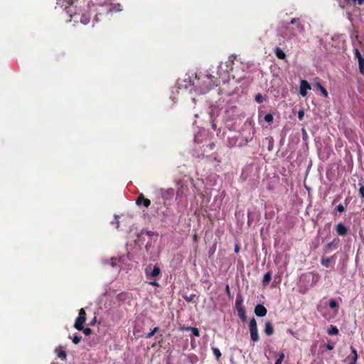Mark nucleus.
<instances>
[{
  "label": "nucleus",
  "mask_w": 364,
  "mask_h": 364,
  "mask_svg": "<svg viewBox=\"0 0 364 364\" xmlns=\"http://www.w3.org/2000/svg\"><path fill=\"white\" fill-rule=\"evenodd\" d=\"M66 9L73 21L75 22L80 21L83 25L88 24L93 16L92 22L97 23L101 20L100 17L102 16V12L97 11V8H92L87 4L83 5L82 7L80 6L79 9L72 4L67 7Z\"/></svg>",
  "instance_id": "nucleus-1"
},
{
  "label": "nucleus",
  "mask_w": 364,
  "mask_h": 364,
  "mask_svg": "<svg viewBox=\"0 0 364 364\" xmlns=\"http://www.w3.org/2000/svg\"><path fill=\"white\" fill-rule=\"evenodd\" d=\"M279 31L283 38L291 39L302 34L304 32V26L299 18H293L289 23L281 22Z\"/></svg>",
  "instance_id": "nucleus-2"
},
{
  "label": "nucleus",
  "mask_w": 364,
  "mask_h": 364,
  "mask_svg": "<svg viewBox=\"0 0 364 364\" xmlns=\"http://www.w3.org/2000/svg\"><path fill=\"white\" fill-rule=\"evenodd\" d=\"M200 79L198 78L196 86L200 94H205L214 87L218 86L220 83L218 80L211 75H204L201 79V82H200Z\"/></svg>",
  "instance_id": "nucleus-3"
},
{
  "label": "nucleus",
  "mask_w": 364,
  "mask_h": 364,
  "mask_svg": "<svg viewBox=\"0 0 364 364\" xmlns=\"http://www.w3.org/2000/svg\"><path fill=\"white\" fill-rule=\"evenodd\" d=\"M86 4L92 8H97V11L105 13V7L107 6V0H87Z\"/></svg>",
  "instance_id": "nucleus-4"
},
{
  "label": "nucleus",
  "mask_w": 364,
  "mask_h": 364,
  "mask_svg": "<svg viewBox=\"0 0 364 364\" xmlns=\"http://www.w3.org/2000/svg\"><path fill=\"white\" fill-rule=\"evenodd\" d=\"M249 329L250 333V338L253 342H257L259 341V337L258 334L257 321L255 318H252L250 321L249 323Z\"/></svg>",
  "instance_id": "nucleus-5"
},
{
  "label": "nucleus",
  "mask_w": 364,
  "mask_h": 364,
  "mask_svg": "<svg viewBox=\"0 0 364 364\" xmlns=\"http://www.w3.org/2000/svg\"><path fill=\"white\" fill-rule=\"evenodd\" d=\"M86 321V313L84 309H81L79 311L78 316L75 319L74 327L78 331L83 329V324Z\"/></svg>",
  "instance_id": "nucleus-6"
},
{
  "label": "nucleus",
  "mask_w": 364,
  "mask_h": 364,
  "mask_svg": "<svg viewBox=\"0 0 364 364\" xmlns=\"http://www.w3.org/2000/svg\"><path fill=\"white\" fill-rule=\"evenodd\" d=\"M144 272L147 277H156L160 274L161 269L160 267L156 264L154 266L149 264L145 268Z\"/></svg>",
  "instance_id": "nucleus-7"
},
{
  "label": "nucleus",
  "mask_w": 364,
  "mask_h": 364,
  "mask_svg": "<svg viewBox=\"0 0 364 364\" xmlns=\"http://www.w3.org/2000/svg\"><path fill=\"white\" fill-rule=\"evenodd\" d=\"M311 89V85L306 80H301L299 86V94L302 97H306L307 95V91L310 90Z\"/></svg>",
  "instance_id": "nucleus-8"
},
{
  "label": "nucleus",
  "mask_w": 364,
  "mask_h": 364,
  "mask_svg": "<svg viewBox=\"0 0 364 364\" xmlns=\"http://www.w3.org/2000/svg\"><path fill=\"white\" fill-rule=\"evenodd\" d=\"M174 195L175 191L172 188L161 191V196L164 200H168L172 199Z\"/></svg>",
  "instance_id": "nucleus-9"
},
{
  "label": "nucleus",
  "mask_w": 364,
  "mask_h": 364,
  "mask_svg": "<svg viewBox=\"0 0 364 364\" xmlns=\"http://www.w3.org/2000/svg\"><path fill=\"white\" fill-rule=\"evenodd\" d=\"M335 229L337 234L341 236L346 235L348 232V228L346 227L342 223L337 224Z\"/></svg>",
  "instance_id": "nucleus-10"
},
{
  "label": "nucleus",
  "mask_w": 364,
  "mask_h": 364,
  "mask_svg": "<svg viewBox=\"0 0 364 364\" xmlns=\"http://www.w3.org/2000/svg\"><path fill=\"white\" fill-rule=\"evenodd\" d=\"M267 313V309L262 304L256 305L255 308V314L259 317H264Z\"/></svg>",
  "instance_id": "nucleus-11"
},
{
  "label": "nucleus",
  "mask_w": 364,
  "mask_h": 364,
  "mask_svg": "<svg viewBox=\"0 0 364 364\" xmlns=\"http://www.w3.org/2000/svg\"><path fill=\"white\" fill-rule=\"evenodd\" d=\"M350 350H351L352 356H348L347 358V360H348V361H349L348 364H357V361L358 359L357 350L353 346L350 347Z\"/></svg>",
  "instance_id": "nucleus-12"
},
{
  "label": "nucleus",
  "mask_w": 364,
  "mask_h": 364,
  "mask_svg": "<svg viewBox=\"0 0 364 364\" xmlns=\"http://www.w3.org/2000/svg\"><path fill=\"white\" fill-rule=\"evenodd\" d=\"M264 331L267 336H272L274 333V327L270 321L265 323Z\"/></svg>",
  "instance_id": "nucleus-13"
},
{
  "label": "nucleus",
  "mask_w": 364,
  "mask_h": 364,
  "mask_svg": "<svg viewBox=\"0 0 364 364\" xmlns=\"http://www.w3.org/2000/svg\"><path fill=\"white\" fill-rule=\"evenodd\" d=\"M243 302V298L240 292L237 294L236 299H235V307L236 309H240V308H245L242 306Z\"/></svg>",
  "instance_id": "nucleus-14"
},
{
  "label": "nucleus",
  "mask_w": 364,
  "mask_h": 364,
  "mask_svg": "<svg viewBox=\"0 0 364 364\" xmlns=\"http://www.w3.org/2000/svg\"><path fill=\"white\" fill-rule=\"evenodd\" d=\"M275 55L280 60H284L286 58V54L284 50L279 47H276L274 49Z\"/></svg>",
  "instance_id": "nucleus-15"
},
{
  "label": "nucleus",
  "mask_w": 364,
  "mask_h": 364,
  "mask_svg": "<svg viewBox=\"0 0 364 364\" xmlns=\"http://www.w3.org/2000/svg\"><path fill=\"white\" fill-rule=\"evenodd\" d=\"M315 85L316 86V87L321 91V92L322 93V95L325 97H328V91L326 90V89L320 83L319 81H317L315 83Z\"/></svg>",
  "instance_id": "nucleus-16"
},
{
  "label": "nucleus",
  "mask_w": 364,
  "mask_h": 364,
  "mask_svg": "<svg viewBox=\"0 0 364 364\" xmlns=\"http://www.w3.org/2000/svg\"><path fill=\"white\" fill-rule=\"evenodd\" d=\"M237 314L240 319L245 322L247 320L246 312L245 308H240L237 309Z\"/></svg>",
  "instance_id": "nucleus-17"
},
{
  "label": "nucleus",
  "mask_w": 364,
  "mask_h": 364,
  "mask_svg": "<svg viewBox=\"0 0 364 364\" xmlns=\"http://www.w3.org/2000/svg\"><path fill=\"white\" fill-rule=\"evenodd\" d=\"M272 279V273L270 272H267L263 277L262 284L267 286Z\"/></svg>",
  "instance_id": "nucleus-18"
},
{
  "label": "nucleus",
  "mask_w": 364,
  "mask_h": 364,
  "mask_svg": "<svg viewBox=\"0 0 364 364\" xmlns=\"http://www.w3.org/2000/svg\"><path fill=\"white\" fill-rule=\"evenodd\" d=\"M58 357L60 358L62 360L66 359V353L61 348H58L55 350Z\"/></svg>",
  "instance_id": "nucleus-19"
},
{
  "label": "nucleus",
  "mask_w": 364,
  "mask_h": 364,
  "mask_svg": "<svg viewBox=\"0 0 364 364\" xmlns=\"http://www.w3.org/2000/svg\"><path fill=\"white\" fill-rule=\"evenodd\" d=\"M338 329L336 326L331 325L330 328L328 330V335H337L338 334Z\"/></svg>",
  "instance_id": "nucleus-20"
},
{
  "label": "nucleus",
  "mask_w": 364,
  "mask_h": 364,
  "mask_svg": "<svg viewBox=\"0 0 364 364\" xmlns=\"http://www.w3.org/2000/svg\"><path fill=\"white\" fill-rule=\"evenodd\" d=\"M212 350H213V353L214 356L215 357L216 360H219L222 355L220 350L218 348H215V347H213Z\"/></svg>",
  "instance_id": "nucleus-21"
},
{
  "label": "nucleus",
  "mask_w": 364,
  "mask_h": 364,
  "mask_svg": "<svg viewBox=\"0 0 364 364\" xmlns=\"http://www.w3.org/2000/svg\"><path fill=\"white\" fill-rule=\"evenodd\" d=\"M186 330L187 331H191L192 333L195 336H200V331L198 328L196 327H187L186 328Z\"/></svg>",
  "instance_id": "nucleus-22"
},
{
  "label": "nucleus",
  "mask_w": 364,
  "mask_h": 364,
  "mask_svg": "<svg viewBox=\"0 0 364 364\" xmlns=\"http://www.w3.org/2000/svg\"><path fill=\"white\" fill-rule=\"evenodd\" d=\"M332 258L333 257H325V258H322L321 260V263L323 266L326 267H329V264L330 262H331L332 260Z\"/></svg>",
  "instance_id": "nucleus-23"
},
{
  "label": "nucleus",
  "mask_w": 364,
  "mask_h": 364,
  "mask_svg": "<svg viewBox=\"0 0 364 364\" xmlns=\"http://www.w3.org/2000/svg\"><path fill=\"white\" fill-rule=\"evenodd\" d=\"M159 330V328L158 326L155 327L151 331L149 332L146 336V338H151Z\"/></svg>",
  "instance_id": "nucleus-24"
},
{
  "label": "nucleus",
  "mask_w": 364,
  "mask_h": 364,
  "mask_svg": "<svg viewBox=\"0 0 364 364\" xmlns=\"http://www.w3.org/2000/svg\"><path fill=\"white\" fill-rule=\"evenodd\" d=\"M345 206L343 205L342 204H339L338 205L336 206V210H338L339 213H343L345 211V208L348 205V202H347V200H345Z\"/></svg>",
  "instance_id": "nucleus-25"
},
{
  "label": "nucleus",
  "mask_w": 364,
  "mask_h": 364,
  "mask_svg": "<svg viewBox=\"0 0 364 364\" xmlns=\"http://www.w3.org/2000/svg\"><path fill=\"white\" fill-rule=\"evenodd\" d=\"M145 199V197L143 193H140L139 196L136 199V204L140 205L142 204L143 200Z\"/></svg>",
  "instance_id": "nucleus-26"
},
{
  "label": "nucleus",
  "mask_w": 364,
  "mask_h": 364,
  "mask_svg": "<svg viewBox=\"0 0 364 364\" xmlns=\"http://www.w3.org/2000/svg\"><path fill=\"white\" fill-rule=\"evenodd\" d=\"M273 119H274L273 115L270 113L265 114V116L264 117V121L268 123H272L273 122Z\"/></svg>",
  "instance_id": "nucleus-27"
},
{
  "label": "nucleus",
  "mask_w": 364,
  "mask_h": 364,
  "mask_svg": "<svg viewBox=\"0 0 364 364\" xmlns=\"http://www.w3.org/2000/svg\"><path fill=\"white\" fill-rule=\"evenodd\" d=\"M72 340H73V343L77 345L81 341L82 337L80 336H77L75 334L73 336Z\"/></svg>",
  "instance_id": "nucleus-28"
},
{
  "label": "nucleus",
  "mask_w": 364,
  "mask_h": 364,
  "mask_svg": "<svg viewBox=\"0 0 364 364\" xmlns=\"http://www.w3.org/2000/svg\"><path fill=\"white\" fill-rule=\"evenodd\" d=\"M359 194L361 196L363 201H364V185L361 183H359Z\"/></svg>",
  "instance_id": "nucleus-29"
},
{
  "label": "nucleus",
  "mask_w": 364,
  "mask_h": 364,
  "mask_svg": "<svg viewBox=\"0 0 364 364\" xmlns=\"http://www.w3.org/2000/svg\"><path fill=\"white\" fill-rule=\"evenodd\" d=\"M358 64H359V70H360V73L364 75V60H360L358 62Z\"/></svg>",
  "instance_id": "nucleus-30"
},
{
  "label": "nucleus",
  "mask_w": 364,
  "mask_h": 364,
  "mask_svg": "<svg viewBox=\"0 0 364 364\" xmlns=\"http://www.w3.org/2000/svg\"><path fill=\"white\" fill-rule=\"evenodd\" d=\"M329 306L330 308L331 309H336L338 307V303L336 300H333V299H331L330 301H329Z\"/></svg>",
  "instance_id": "nucleus-31"
},
{
  "label": "nucleus",
  "mask_w": 364,
  "mask_h": 364,
  "mask_svg": "<svg viewBox=\"0 0 364 364\" xmlns=\"http://www.w3.org/2000/svg\"><path fill=\"white\" fill-rule=\"evenodd\" d=\"M355 57L358 58V62L360 60H364L362 55L360 54V53L359 52V50L358 49H355Z\"/></svg>",
  "instance_id": "nucleus-32"
},
{
  "label": "nucleus",
  "mask_w": 364,
  "mask_h": 364,
  "mask_svg": "<svg viewBox=\"0 0 364 364\" xmlns=\"http://www.w3.org/2000/svg\"><path fill=\"white\" fill-rule=\"evenodd\" d=\"M255 101L258 103H262L263 102V97L261 94L258 93L255 96Z\"/></svg>",
  "instance_id": "nucleus-33"
},
{
  "label": "nucleus",
  "mask_w": 364,
  "mask_h": 364,
  "mask_svg": "<svg viewBox=\"0 0 364 364\" xmlns=\"http://www.w3.org/2000/svg\"><path fill=\"white\" fill-rule=\"evenodd\" d=\"M83 331V333L86 335V336H89L92 333V331L91 328H84L83 327V329L82 330Z\"/></svg>",
  "instance_id": "nucleus-34"
},
{
  "label": "nucleus",
  "mask_w": 364,
  "mask_h": 364,
  "mask_svg": "<svg viewBox=\"0 0 364 364\" xmlns=\"http://www.w3.org/2000/svg\"><path fill=\"white\" fill-rule=\"evenodd\" d=\"M142 204L144 205V207L148 208L151 205V200L149 199L145 198L143 200Z\"/></svg>",
  "instance_id": "nucleus-35"
},
{
  "label": "nucleus",
  "mask_w": 364,
  "mask_h": 364,
  "mask_svg": "<svg viewBox=\"0 0 364 364\" xmlns=\"http://www.w3.org/2000/svg\"><path fill=\"white\" fill-rule=\"evenodd\" d=\"M284 357H285L284 353L283 352H280L279 353V358L277 359V360H278L279 362H283Z\"/></svg>",
  "instance_id": "nucleus-36"
},
{
  "label": "nucleus",
  "mask_w": 364,
  "mask_h": 364,
  "mask_svg": "<svg viewBox=\"0 0 364 364\" xmlns=\"http://www.w3.org/2000/svg\"><path fill=\"white\" fill-rule=\"evenodd\" d=\"M225 291H226V293H227L228 296L229 297H231L230 289V287H229L228 284H227L226 287H225Z\"/></svg>",
  "instance_id": "nucleus-37"
},
{
  "label": "nucleus",
  "mask_w": 364,
  "mask_h": 364,
  "mask_svg": "<svg viewBox=\"0 0 364 364\" xmlns=\"http://www.w3.org/2000/svg\"><path fill=\"white\" fill-rule=\"evenodd\" d=\"M326 347L328 350H331L333 349V345L331 344V343H326Z\"/></svg>",
  "instance_id": "nucleus-38"
},
{
  "label": "nucleus",
  "mask_w": 364,
  "mask_h": 364,
  "mask_svg": "<svg viewBox=\"0 0 364 364\" xmlns=\"http://www.w3.org/2000/svg\"><path fill=\"white\" fill-rule=\"evenodd\" d=\"M304 111L301 110V111H299V113H298V117L299 119H302L303 117H304Z\"/></svg>",
  "instance_id": "nucleus-39"
},
{
  "label": "nucleus",
  "mask_w": 364,
  "mask_h": 364,
  "mask_svg": "<svg viewBox=\"0 0 364 364\" xmlns=\"http://www.w3.org/2000/svg\"><path fill=\"white\" fill-rule=\"evenodd\" d=\"M346 2H349L350 0H345ZM354 1H357L359 5H362L363 4V0H354Z\"/></svg>",
  "instance_id": "nucleus-40"
},
{
  "label": "nucleus",
  "mask_w": 364,
  "mask_h": 364,
  "mask_svg": "<svg viewBox=\"0 0 364 364\" xmlns=\"http://www.w3.org/2000/svg\"><path fill=\"white\" fill-rule=\"evenodd\" d=\"M333 242H328V244H326V248L331 249L333 247Z\"/></svg>",
  "instance_id": "nucleus-41"
},
{
  "label": "nucleus",
  "mask_w": 364,
  "mask_h": 364,
  "mask_svg": "<svg viewBox=\"0 0 364 364\" xmlns=\"http://www.w3.org/2000/svg\"><path fill=\"white\" fill-rule=\"evenodd\" d=\"M96 321H97V317H96V316H95V317L92 318V320L90 321V326H93V325H95V323H96Z\"/></svg>",
  "instance_id": "nucleus-42"
},
{
  "label": "nucleus",
  "mask_w": 364,
  "mask_h": 364,
  "mask_svg": "<svg viewBox=\"0 0 364 364\" xmlns=\"http://www.w3.org/2000/svg\"><path fill=\"white\" fill-rule=\"evenodd\" d=\"M195 297V295L194 294H191V296H189V298L188 297H185V299L187 301H192L193 298Z\"/></svg>",
  "instance_id": "nucleus-43"
},
{
  "label": "nucleus",
  "mask_w": 364,
  "mask_h": 364,
  "mask_svg": "<svg viewBox=\"0 0 364 364\" xmlns=\"http://www.w3.org/2000/svg\"><path fill=\"white\" fill-rule=\"evenodd\" d=\"M240 251V246L238 245H235V252L238 253Z\"/></svg>",
  "instance_id": "nucleus-44"
},
{
  "label": "nucleus",
  "mask_w": 364,
  "mask_h": 364,
  "mask_svg": "<svg viewBox=\"0 0 364 364\" xmlns=\"http://www.w3.org/2000/svg\"><path fill=\"white\" fill-rule=\"evenodd\" d=\"M149 284H150L151 285H152V286H156V287H158V286H159L158 282H156V281L151 282H149Z\"/></svg>",
  "instance_id": "nucleus-45"
},
{
  "label": "nucleus",
  "mask_w": 364,
  "mask_h": 364,
  "mask_svg": "<svg viewBox=\"0 0 364 364\" xmlns=\"http://www.w3.org/2000/svg\"><path fill=\"white\" fill-rule=\"evenodd\" d=\"M282 362H279L278 360H276L275 364H282Z\"/></svg>",
  "instance_id": "nucleus-46"
},
{
  "label": "nucleus",
  "mask_w": 364,
  "mask_h": 364,
  "mask_svg": "<svg viewBox=\"0 0 364 364\" xmlns=\"http://www.w3.org/2000/svg\"><path fill=\"white\" fill-rule=\"evenodd\" d=\"M194 237V240H197V236H196V235H194V237Z\"/></svg>",
  "instance_id": "nucleus-47"
}]
</instances>
